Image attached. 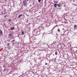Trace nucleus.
Returning a JSON list of instances; mask_svg holds the SVG:
<instances>
[{
  "label": "nucleus",
  "mask_w": 77,
  "mask_h": 77,
  "mask_svg": "<svg viewBox=\"0 0 77 77\" xmlns=\"http://www.w3.org/2000/svg\"><path fill=\"white\" fill-rule=\"evenodd\" d=\"M55 55H57V52L56 51L55 52Z\"/></svg>",
  "instance_id": "9d476101"
},
{
  "label": "nucleus",
  "mask_w": 77,
  "mask_h": 77,
  "mask_svg": "<svg viewBox=\"0 0 77 77\" xmlns=\"http://www.w3.org/2000/svg\"><path fill=\"white\" fill-rule=\"evenodd\" d=\"M27 1L25 0L23 1V4L24 5V6H25L27 5Z\"/></svg>",
  "instance_id": "f257e3e1"
},
{
  "label": "nucleus",
  "mask_w": 77,
  "mask_h": 77,
  "mask_svg": "<svg viewBox=\"0 0 77 77\" xmlns=\"http://www.w3.org/2000/svg\"><path fill=\"white\" fill-rule=\"evenodd\" d=\"M38 1L39 3H40L41 2V0H38Z\"/></svg>",
  "instance_id": "ddd939ff"
},
{
  "label": "nucleus",
  "mask_w": 77,
  "mask_h": 77,
  "mask_svg": "<svg viewBox=\"0 0 77 77\" xmlns=\"http://www.w3.org/2000/svg\"><path fill=\"white\" fill-rule=\"evenodd\" d=\"M8 20H9V21H11V19H9Z\"/></svg>",
  "instance_id": "f3484780"
},
{
  "label": "nucleus",
  "mask_w": 77,
  "mask_h": 77,
  "mask_svg": "<svg viewBox=\"0 0 77 77\" xmlns=\"http://www.w3.org/2000/svg\"><path fill=\"white\" fill-rule=\"evenodd\" d=\"M9 36H10V37H11V36H12V34H9Z\"/></svg>",
  "instance_id": "6e6552de"
},
{
  "label": "nucleus",
  "mask_w": 77,
  "mask_h": 77,
  "mask_svg": "<svg viewBox=\"0 0 77 77\" xmlns=\"http://www.w3.org/2000/svg\"><path fill=\"white\" fill-rule=\"evenodd\" d=\"M3 35V32L1 30V31H0V35Z\"/></svg>",
  "instance_id": "7ed1b4c3"
},
{
  "label": "nucleus",
  "mask_w": 77,
  "mask_h": 77,
  "mask_svg": "<svg viewBox=\"0 0 77 77\" xmlns=\"http://www.w3.org/2000/svg\"><path fill=\"white\" fill-rule=\"evenodd\" d=\"M8 70L7 69H5L4 70V72H5H5H6V71H7Z\"/></svg>",
  "instance_id": "9b49d317"
},
{
  "label": "nucleus",
  "mask_w": 77,
  "mask_h": 77,
  "mask_svg": "<svg viewBox=\"0 0 77 77\" xmlns=\"http://www.w3.org/2000/svg\"><path fill=\"white\" fill-rule=\"evenodd\" d=\"M76 27H77V25H74V28H76Z\"/></svg>",
  "instance_id": "1a4fd4ad"
},
{
  "label": "nucleus",
  "mask_w": 77,
  "mask_h": 77,
  "mask_svg": "<svg viewBox=\"0 0 77 77\" xmlns=\"http://www.w3.org/2000/svg\"><path fill=\"white\" fill-rule=\"evenodd\" d=\"M9 43H8V45H8V46H9Z\"/></svg>",
  "instance_id": "6ab92c4d"
},
{
  "label": "nucleus",
  "mask_w": 77,
  "mask_h": 77,
  "mask_svg": "<svg viewBox=\"0 0 77 77\" xmlns=\"http://www.w3.org/2000/svg\"><path fill=\"white\" fill-rule=\"evenodd\" d=\"M45 63L46 65H47V63Z\"/></svg>",
  "instance_id": "a211bd4d"
},
{
  "label": "nucleus",
  "mask_w": 77,
  "mask_h": 77,
  "mask_svg": "<svg viewBox=\"0 0 77 77\" xmlns=\"http://www.w3.org/2000/svg\"><path fill=\"white\" fill-rule=\"evenodd\" d=\"M4 24H5V23H4Z\"/></svg>",
  "instance_id": "4be33fe9"
},
{
  "label": "nucleus",
  "mask_w": 77,
  "mask_h": 77,
  "mask_svg": "<svg viewBox=\"0 0 77 77\" xmlns=\"http://www.w3.org/2000/svg\"><path fill=\"white\" fill-rule=\"evenodd\" d=\"M15 41V40H13L11 41V42H14Z\"/></svg>",
  "instance_id": "dca6fc26"
},
{
  "label": "nucleus",
  "mask_w": 77,
  "mask_h": 77,
  "mask_svg": "<svg viewBox=\"0 0 77 77\" xmlns=\"http://www.w3.org/2000/svg\"><path fill=\"white\" fill-rule=\"evenodd\" d=\"M11 30H15V27H12L10 28Z\"/></svg>",
  "instance_id": "f03ea898"
},
{
  "label": "nucleus",
  "mask_w": 77,
  "mask_h": 77,
  "mask_svg": "<svg viewBox=\"0 0 77 77\" xmlns=\"http://www.w3.org/2000/svg\"><path fill=\"white\" fill-rule=\"evenodd\" d=\"M54 56V54H53Z\"/></svg>",
  "instance_id": "5701e85b"
},
{
  "label": "nucleus",
  "mask_w": 77,
  "mask_h": 77,
  "mask_svg": "<svg viewBox=\"0 0 77 77\" xmlns=\"http://www.w3.org/2000/svg\"><path fill=\"white\" fill-rule=\"evenodd\" d=\"M54 6L55 8H56L57 7V4H54Z\"/></svg>",
  "instance_id": "423d86ee"
},
{
  "label": "nucleus",
  "mask_w": 77,
  "mask_h": 77,
  "mask_svg": "<svg viewBox=\"0 0 77 77\" xmlns=\"http://www.w3.org/2000/svg\"><path fill=\"white\" fill-rule=\"evenodd\" d=\"M22 14H20V15H19L18 16V18H20V17H21V16H22Z\"/></svg>",
  "instance_id": "39448f33"
},
{
  "label": "nucleus",
  "mask_w": 77,
  "mask_h": 77,
  "mask_svg": "<svg viewBox=\"0 0 77 77\" xmlns=\"http://www.w3.org/2000/svg\"><path fill=\"white\" fill-rule=\"evenodd\" d=\"M53 2H54V3H57L58 1H54Z\"/></svg>",
  "instance_id": "20e7f679"
},
{
  "label": "nucleus",
  "mask_w": 77,
  "mask_h": 77,
  "mask_svg": "<svg viewBox=\"0 0 77 77\" xmlns=\"http://www.w3.org/2000/svg\"><path fill=\"white\" fill-rule=\"evenodd\" d=\"M7 17H8V16Z\"/></svg>",
  "instance_id": "b1692460"
},
{
  "label": "nucleus",
  "mask_w": 77,
  "mask_h": 77,
  "mask_svg": "<svg viewBox=\"0 0 77 77\" xmlns=\"http://www.w3.org/2000/svg\"><path fill=\"white\" fill-rule=\"evenodd\" d=\"M24 31H22V34L23 35H24Z\"/></svg>",
  "instance_id": "4468645a"
},
{
  "label": "nucleus",
  "mask_w": 77,
  "mask_h": 77,
  "mask_svg": "<svg viewBox=\"0 0 77 77\" xmlns=\"http://www.w3.org/2000/svg\"><path fill=\"white\" fill-rule=\"evenodd\" d=\"M57 27V26H54V27Z\"/></svg>",
  "instance_id": "412c9836"
},
{
  "label": "nucleus",
  "mask_w": 77,
  "mask_h": 77,
  "mask_svg": "<svg viewBox=\"0 0 77 77\" xmlns=\"http://www.w3.org/2000/svg\"><path fill=\"white\" fill-rule=\"evenodd\" d=\"M7 17V15H6L4 16V18H6V17Z\"/></svg>",
  "instance_id": "2eb2a0df"
},
{
  "label": "nucleus",
  "mask_w": 77,
  "mask_h": 77,
  "mask_svg": "<svg viewBox=\"0 0 77 77\" xmlns=\"http://www.w3.org/2000/svg\"><path fill=\"white\" fill-rule=\"evenodd\" d=\"M57 31L58 32H60V29H58Z\"/></svg>",
  "instance_id": "f8f14e48"
},
{
  "label": "nucleus",
  "mask_w": 77,
  "mask_h": 77,
  "mask_svg": "<svg viewBox=\"0 0 77 77\" xmlns=\"http://www.w3.org/2000/svg\"><path fill=\"white\" fill-rule=\"evenodd\" d=\"M57 6L58 7H60L61 5H59V4H57Z\"/></svg>",
  "instance_id": "0eeeda50"
},
{
  "label": "nucleus",
  "mask_w": 77,
  "mask_h": 77,
  "mask_svg": "<svg viewBox=\"0 0 77 77\" xmlns=\"http://www.w3.org/2000/svg\"><path fill=\"white\" fill-rule=\"evenodd\" d=\"M26 0V1H27V2H29V0Z\"/></svg>",
  "instance_id": "aec40b11"
}]
</instances>
